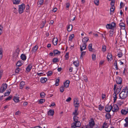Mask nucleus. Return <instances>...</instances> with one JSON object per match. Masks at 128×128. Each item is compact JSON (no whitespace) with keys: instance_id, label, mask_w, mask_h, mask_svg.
Masks as SVG:
<instances>
[{"instance_id":"f257e3e1","label":"nucleus","mask_w":128,"mask_h":128,"mask_svg":"<svg viewBox=\"0 0 128 128\" xmlns=\"http://www.w3.org/2000/svg\"><path fill=\"white\" fill-rule=\"evenodd\" d=\"M128 92V88L127 86H126L124 89L122 90V91L119 94L120 98L122 100H124L127 96Z\"/></svg>"},{"instance_id":"f03ea898","label":"nucleus","mask_w":128,"mask_h":128,"mask_svg":"<svg viewBox=\"0 0 128 128\" xmlns=\"http://www.w3.org/2000/svg\"><path fill=\"white\" fill-rule=\"evenodd\" d=\"M25 9V5L22 4L21 5L18 6V11L19 14H21L23 12Z\"/></svg>"},{"instance_id":"7ed1b4c3","label":"nucleus","mask_w":128,"mask_h":128,"mask_svg":"<svg viewBox=\"0 0 128 128\" xmlns=\"http://www.w3.org/2000/svg\"><path fill=\"white\" fill-rule=\"evenodd\" d=\"M8 85L6 84H3L0 88V93H2L6 89Z\"/></svg>"},{"instance_id":"20e7f679","label":"nucleus","mask_w":128,"mask_h":128,"mask_svg":"<svg viewBox=\"0 0 128 128\" xmlns=\"http://www.w3.org/2000/svg\"><path fill=\"white\" fill-rule=\"evenodd\" d=\"M95 124L94 119L92 118H90V120L89 121L90 128H93Z\"/></svg>"},{"instance_id":"39448f33","label":"nucleus","mask_w":128,"mask_h":128,"mask_svg":"<svg viewBox=\"0 0 128 128\" xmlns=\"http://www.w3.org/2000/svg\"><path fill=\"white\" fill-rule=\"evenodd\" d=\"M112 106L110 105H107L105 106V110L106 112H109L111 110H112Z\"/></svg>"},{"instance_id":"423d86ee","label":"nucleus","mask_w":128,"mask_h":128,"mask_svg":"<svg viewBox=\"0 0 128 128\" xmlns=\"http://www.w3.org/2000/svg\"><path fill=\"white\" fill-rule=\"evenodd\" d=\"M122 78L119 76L116 77V82L118 84H121L122 83Z\"/></svg>"},{"instance_id":"0eeeda50","label":"nucleus","mask_w":128,"mask_h":128,"mask_svg":"<svg viewBox=\"0 0 128 128\" xmlns=\"http://www.w3.org/2000/svg\"><path fill=\"white\" fill-rule=\"evenodd\" d=\"M112 107V111L113 112H116L118 110L119 108L117 104L114 105Z\"/></svg>"},{"instance_id":"6e6552de","label":"nucleus","mask_w":128,"mask_h":128,"mask_svg":"<svg viewBox=\"0 0 128 128\" xmlns=\"http://www.w3.org/2000/svg\"><path fill=\"white\" fill-rule=\"evenodd\" d=\"M73 120L74 122L72 124H74V125L75 126L76 125V123H77L78 121V117L77 116H75L73 117Z\"/></svg>"},{"instance_id":"1a4fd4ad","label":"nucleus","mask_w":128,"mask_h":128,"mask_svg":"<svg viewBox=\"0 0 128 128\" xmlns=\"http://www.w3.org/2000/svg\"><path fill=\"white\" fill-rule=\"evenodd\" d=\"M32 63L28 64V66L26 68V71L27 72H29L30 71L32 67Z\"/></svg>"},{"instance_id":"9d476101","label":"nucleus","mask_w":128,"mask_h":128,"mask_svg":"<svg viewBox=\"0 0 128 128\" xmlns=\"http://www.w3.org/2000/svg\"><path fill=\"white\" fill-rule=\"evenodd\" d=\"M117 86V85L115 84L114 85V92H115L116 93H117V94H118L120 92L121 90L118 89V88H117L116 90L115 91V90Z\"/></svg>"},{"instance_id":"9b49d317","label":"nucleus","mask_w":128,"mask_h":128,"mask_svg":"<svg viewBox=\"0 0 128 128\" xmlns=\"http://www.w3.org/2000/svg\"><path fill=\"white\" fill-rule=\"evenodd\" d=\"M82 46H80V50L82 52L83 50H85L86 48L87 45L86 44L83 43Z\"/></svg>"},{"instance_id":"f8f14e48","label":"nucleus","mask_w":128,"mask_h":128,"mask_svg":"<svg viewBox=\"0 0 128 128\" xmlns=\"http://www.w3.org/2000/svg\"><path fill=\"white\" fill-rule=\"evenodd\" d=\"M128 112V109L125 108L124 109H122V110L121 112L122 114L126 115Z\"/></svg>"},{"instance_id":"ddd939ff","label":"nucleus","mask_w":128,"mask_h":128,"mask_svg":"<svg viewBox=\"0 0 128 128\" xmlns=\"http://www.w3.org/2000/svg\"><path fill=\"white\" fill-rule=\"evenodd\" d=\"M92 43L89 44L88 46V48L90 51L94 52V49L92 48Z\"/></svg>"},{"instance_id":"4468645a","label":"nucleus","mask_w":128,"mask_h":128,"mask_svg":"<svg viewBox=\"0 0 128 128\" xmlns=\"http://www.w3.org/2000/svg\"><path fill=\"white\" fill-rule=\"evenodd\" d=\"M81 123L79 121H78L77 123H76V125H74V124H71V127L72 128L74 126H75V127H79L81 126Z\"/></svg>"},{"instance_id":"2eb2a0df","label":"nucleus","mask_w":128,"mask_h":128,"mask_svg":"<svg viewBox=\"0 0 128 128\" xmlns=\"http://www.w3.org/2000/svg\"><path fill=\"white\" fill-rule=\"evenodd\" d=\"M70 83V82L69 80H66L64 83V86L66 88H68Z\"/></svg>"},{"instance_id":"dca6fc26","label":"nucleus","mask_w":128,"mask_h":128,"mask_svg":"<svg viewBox=\"0 0 128 128\" xmlns=\"http://www.w3.org/2000/svg\"><path fill=\"white\" fill-rule=\"evenodd\" d=\"M54 110H50L48 112V116H52L54 114Z\"/></svg>"},{"instance_id":"f3484780","label":"nucleus","mask_w":128,"mask_h":128,"mask_svg":"<svg viewBox=\"0 0 128 128\" xmlns=\"http://www.w3.org/2000/svg\"><path fill=\"white\" fill-rule=\"evenodd\" d=\"M89 40V38L88 37L87 38L84 37L83 38L82 40V42L83 43L86 44V42Z\"/></svg>"},{"instance_id":"a211bd4d","label":"nucleus","mask_w":128,"mask_h":128,"mask_svg":"<svg viewBox=\"0 0 128 128\" xmlns=\"http://www.w3.org/2000/svg\"><path fill=\"white\" fill-rule=\"evenodd\" d=\"M25 84V82L22 81L21 82L20 84V89H23L24 86V85Z\"/></svg>"},{"instance_id":"6ab92c4d","label":"nucleus","mask_w":128,"mask_h":128,"mask_svg":"<svg viewBox=\"0 0 128 128\" xmlns=\"http://www.w3.org/2000/svg\"><path fill=\"white\" fill-rule=\"evenodd\" d=\"M54 56H55L56 55H60L61 52H60L58 51L57 50H54Z\"/></svg>"},{"instance_id":"aec40b11","label":"nucleus","mask_w":128,"mask_h":128,"mask_svg":"<svg viewBox=\"0 0 128 128\" xmlns=\"http://www.w3.org/2000/svg\"><path fill=\"white\" fill-rule=\"evenodd\" d=\"M109 36H112L114 32H116V31L114 32V30H110L109 32Z\"/></svg>"},{"instance_id":"412c9836","label":"nucleus","mask_w":128,"mask_h":128,"mask_svg":"<svg viewBox=\"0 0 128 128\" xmlns=\"http://www.w3.org/2000/svg\"><path fill=\"white\" fill-rule=\"evenodd\" d=\"M119 26L122 29L124 30L125 29V24L123 23L122 22L120 23L119 24Z\"/></svg>"},{"instance_id":"4be33fe9","label":"nucleus","mask_w":128,"mask_h":128,"mask_svg":"<svg viewBox=\"0 0 128 128\" xmlns=\"http://www.w3.org/2000/svg\"><path fill=\"white\" fill-rule=\"evenodd\" d=\"M21 59L23 60H25L26 58V56L24 54H22L20 56Z\"/></svg>"},{"instance_id":"5701e85b","label":"nucleus","mask_w":128,"mask_h":128,"mask_svg":"<svg viewBox=\"0 0 128 128\" xmlns=\"http://www.w3.org/2000/svg\"><path fill=\"white\" fill-rule=\"evenodd\" d=\"M72 24H69L68 26L67 30L68 32H70L72 30Z\"/></svg>"},{"instance_id":"b1692460","label":"nucleus","mask_w":128,"mask_h":128,"mask_svg":"<svg viewBox=\"0 0 128 128\" xmlns=\"http://www.w3.org/2000/svg\"><path fill=\"white\" fill-rule=\"evenodd\" d=\"M78 102V99H74V106H75V105H79V103Z\"/></svg>"},{"instance_id":"393cba45","label":"nucleus","mask_w":128,"mask_h":128,"mask_svg":"<svg viewBox=\"0 0 128 128\" xmlns=\"http://www.w3.org/2000/svg\"><path fill=\"white\" fill-rule=\"evenodd\" d=\"M47 80V79L46 78H41L40 82L42 83L45 82Z\"/></svg>"},{"instance_id":"a878e982","label":"nucleus","mask_w":128,"mask_h":128,"mask_svg":"<svg viewBox=\"0 0 128 128\" xmlns=\"http://www.w3.org/2000/svg\"><path fill=\"white\" fill-rule=\"evenodd\" d=\"M107 58L108 60L110 59L111 60L112 59V56L111 54L110 53H108V54L107 56Z\"/></svg>"},{"instance_id":"bb28decb","label":"nucleus","mask_w":128,"mask_h":128,"mask_svg":"<svg viewBox=\"0 0 128 128\" xmlns=\"http://www.w3.org/2000/svg\"><path fill=\"white\" fill-rule=\"evenodd\" d=\"M117 94H116L115 92H114V94H113V97L114 98V102H116V100L117 98Z\"/></svg>"},{"instance_id":"cd10ccee","label":"nucleus","mask_w":128,"mask_h":128,"mask_svg":"<svg viewBox=\"0 0 128 128\" xmlns=\"http://www.w3.org/2000/svg\"><path fill=\"white\" fill-rule=\"evenodd\" d=\"M115 8V7L114 6H111L110 9V15L112 14V12H114V11ZM114 12H113V13Z\"/></svg>"},{"instance_id":"c85d7f7f","label":"nucleus","mask_w":128,"mask_h":128,"mask_svg":"<svg viewBox=\"0 0 128 128\" xmlns=\"http://www.w3.org/2000/svg\"><path fill=\"white\" fill-rule=\"evenodd\" d=\"M19 98L14 96V98L13 100L16 102H18L19 101Z\"/></svg>"},{"instance_id":"c756f323","label":"nucleus","mask_w":128,"mask_h":128,"mask_svg":"<svg viewBox=\"0 0 128 128\" xmlns=\"http://www.w3.org/2000/svg\"><path fill=\"white\" fill-rule=\"evenodd\" d=\"M13 4H19L20 0H12Z\"/></svg>"},{"instance_id":"7c9ffc66","label":"nucleus","mask_w":128,"mask_h":128,"mask_svg":"<svg viewBox=\"0 0 128 128\" xmlns=\"http://www.w3.org/2000/svg\"><path fill=\"white\" fill-rule=\"evenodd\" d=\"M73 64H74V65L76 67H78L79 65V62L78 61H74L73 62Z\"/></svg>"},{"instance_id":"2f4dec72","label":"nucleus","mask_w":128,"mask_h":128,"mask_svg":"<svg viewBox=\"0 0 128 128\" xmlns=\"http://www.w3.org/2000/svg\"><path fill=\"white\" fill-rule=\"evenodd\" d=\"M38 48V46H37V45H36L32 48V52H35L36 51Z\"/></svg>"},{"instance_id":"473e14b6","label":"nucleus","mask_w":128,"mask_h":128,"mask_svg":"<svg viewBox=\"0 0 128 128\" xmlns=\"http://www.w3.org/2000/svg\"><path fill=\"white\" fill-rule=\"evenodd\" d=\"M105 117L106 119L108 120L109 118H110L111 117V116L110 113H108L106 114V115Z\"/></svg>"},{"instance_id":"72a5a7b5","label":"nucleus","mask_w":128,"mask_h":128,"mask_svg":"<svg viewBox=\"0 0 128 128\" xmlns=\"http://www.w3.org/2000/svg\"><path fill=\"white\" fill-rule=\"evenodd\" d=\"M18 55L14 54V56L13 57V60L15 61L16 60L17 58H18Z\"/></svg>"},{"instance_id":"f704fd0d","label":"nucleus","mask_w":128,"mask_h":128,"mask_svg":"<svg viewBox=\"0 0 128 128\" xmlns=\"http://www.w3.org/2000/svg\"><path fill=\"white\" fill-rule=\"evenodd\" d=\"M40 97L42 98H44L46 94L44 92H42L40 93Z\"/></svg>"},{"instance_id":"c9c22d12","label":"nucleus","mask_w":128,"mask_h":128,"mask_svg":"<svg viewBox=\"0 0 128 128\" xmlns=\"http://www.w3.org/2000/svg\"><path fill=\"white\" fill-rule=\"evenodd\" d=\"M9 90H8V92H6L4 93V96H8L10 94L11 92V90L10 89H9Z\"/></svg>"},{"instance_id":"e433bc0d","label":"nucleus","mask_w":128,"mask_h":128,"mask_svg":"<svg viewBox=\"0 0 128 128\" xmlns=\"http://www.w3.org/2000/svg\"><path fill=\"white\" fill-rule=\"evenodd\" d=\"M64 86H62L60 88V91L61 92H63L64 89Z\"/></svg>"},{"instance_id":"4c0bfd02","label":"nucleus","mask_w":128,"mask_h":128,"mask_svg":"<svg viewBox=\"0 0 128 128\" xmlns=\"http://www.w3.org/2000/svg\"><path fill=\"white\" fill-rule=\"evenodd\" d=\"M20 50L19 48H18L16 50V52H15L14 54L18 55Z\"/></svg>"},{"instance_id":"58836bf2","label":"nucleus","mask_w":128,"mask_h":128,"mask_svg":"<svg viewBox=\"0 0 128 128\" xmlns=\"http://www.w3.org/2000/svg\"><path fill=\"white\" fill-rule=\"evenodd\" d=\"M59 61V60L57 58H54L52 60V62L54 63L58 62Z\"/></svg>"},{"instance_id":"ea45409f","label":"nucleus","mask_w":128,"mask_h":128,"mask_svg":"<svg viewBox=\"0 0 128 128\" xmlns=\"http://www.w3.org/2000/svg\"><path fill=\"white\" fill-rule=\"evenodd\" d=\"M21 62V61H18L16 63V66H21L22 64Z\"/></svg>"},{"instance_id":"a19ab883","label":"nucleus","mask_w":128,"mask_h":128,"mask_svg":"<svg viewBox=\"0 0 128 128\" xmlns=\"http://www.w3.org/2000/svg\"><path fill=\"white\" fill-rule=\"evenodd\" d=\"M53 72L52 70L48 71L47 73V76H51Z\"/></svg>"},{"instance_id":"79ce46f5","label":"nucleus","mask_w":128,"mask_h":128,"mask_svg":"<svg viewBox=\"0 0 128 128\" xmlns=\"http://www.w3.org/2000/svg\"><path fill=\"white\" fill-rule=\"evenodd\" d=\"M107 124V123H106L105 122L104 123L102 126V128H107L108 127V126Z\"/></svg>"},{"instance_id":"37998d69","label":"nucleus","mask_w":128,"mask_h":128,"mask_svg":"<svg viewBox=\"0 0 128 128\" xmlns=\"http://www.w3.org/2000/svg\"><path fill=\"white\" fill-rule=\"evenodd\" d=\"M86 53V52H82H82L81 55L80 56V59L82 58H83L82 56H84L85 55Z\"/></svg>"},{"instance_id":"c03bdc74","label":"nucleus","mask_w":128,"mask_h":128,"mask_svg":"<svg viewBox=\"0 0 128 128\" xmlns=\"http://www.w3.org/2000/svg\"><path fill=\"white\" fill-rule=\"evenodd\" d=\"M43 0H38V5H41L43 3Z\"/></svg>"},{"instance_id":"a18cd8bd","label":"nucleus","mask_w":128,"mask_h":128,"mask_svg":"<svg viewBox=\"0 0 128 128\" xmlns=\"http://www.w3.org/2000/svg\"><path fill=\"white\" fill-rule=\"evenodd\" d=\"M60 81V80L59 79H57L56 80V82L55 85L56 86H58L59 85V82Z\"/></svg>"},{"instance_id":"49530a36","label":"nucleus","mask_w":128,"mask_h":128,"mask_svg":"<svg viewBox=\"0 0 128 128\" xmlns=\"http://www.w3.org/2000/svg\"><path fill=\"white\" fill-rule=\"evenodd\" d=\"M115 2L114 0H111V2L110 3V5L111 6H114V3Z\"/></svg>"},{"instance_id":"de8ad7c7","label":"nucleus","mask_w":128,"mask_h":128,"mask_svg":"<svg viewBox=\"0 0 128 128\" xmlns=\"http://www.w3.org/2000/svg\"><path fill=\"white\" fill-rule=\"evenodd\" d=\"M106 46L105 45H103L102 46V50L103 52H104L106 51Z\"/></svg>"},{"instance_id":"09e8293b","label":"nucleus","mask_w":128,"mask_h":128,"mask_svg":"<svg viewBox=\"0 0 128 128\" xmlns=\"http://www.w3.org/2000/svg\"><path fill=\"white\" fill-rule=\"evenodd\" d=\"M30 10V7L29 5L27 4L26 6V11L27 12H28Z\"/></svg>"},{"instance_id":"8fccbe9b","label":"nucleus","mask_w":128,"mask_h":128,"mask_svg":"<svg viewBox=\"0 0 128 128\" xmlns=\"http://www.w3.org/2000/svg\"><path fill=\"white\" fill-rule=\"evenodd\" d=\"M45 99H41L40 100L39 102L40 104H42L45 101Z\"/></svg>"},{"instance_id":"3c124183","label":"nucleus","mask_w":128,"mask_h":128,"mask_svg":"<svg viewBox=\"0 0 128 128\" xmlns=\"http://www.w3.org/2000/svg\"><path fill=\"white\" fill-rule=\"evenodd\" d=\"M98 106V109L100 111L102 110L104 108V107L101 105V104L100 105Z\"/></svg>"},{"instance_id":"603ef678","label":"nucleus","mask_w":128,"mask_h":128,"mask_svg":"<svg viewBox=\"0 0 128 128\" xmlns=\"http://www.w3.org/2000/svg\"><path fill=\"white\" fill-rule=\"evenodd\" d=\"M99 0H94V2L95 4L97 6L99 5Z\"/></svg>"},{"instance_id":"864d4df0","label":"nucleus","mask_w":128,"mask_h":128,"mask_svg":"<svg viewBox=\"0 0 128 128\" xmlns=\"http://www.w3.org/2000/svg\"><path fill=\"white\" fill-rule=\"evenodd\" d=\"M21 70V69L20 70L19 68H16L15 70V72L16 73H18L20 70Z\"/></svg>"},{"instance_id":"5fc2aeb1","label":"nucleus","mask_w":128,"mask_h":128,"mask_svg":"<svg viewBox=\"0 0 128 128\" xmlns=\"http://www.w3.org/2000/svg\"><path fill=\"white\" fill-rule=\"evenodd\" d=\"M92 59L94 61L96 60V55L94 54H93L92 55Z\"/></svg>"},{"instance_id":"6e6d98bb","label":"nucleus","mask_w":128,"mask_h":128,"mask_svg":"<svg viewBox=\"0 0 128 128\" xmlns=\"http://www.w3.org/2000/svg\"><path fill=\"white\" fill-rule=\"evenodd\" d=\"M123 103V102H121L120 100L118 101L117 102V104L120 106H121Z\"/></svg>"},{"instance_id":"4d7b16f0","label":"nucleus","mask_w":128,"mask_h":128,"mask_svg":"<svg viewBox=\"0 0 128 128\" xmlns=\"http://www.w3.org/2000/svg\"><path fill=\"white\" fill-rule=\"evenodd\" d=\"M118 57L119 58L121 57L122 56V53L121 52H119L118 54Z\"/></svg>"},{"instance_id":"13d9d810","label":"nucleus","mask_w":128,"mask_h":128,"mask_svg":"<svg viewBox=\"0 0 128 128\" xmlns=\"http://www.w3.org/2000/svg\"><path fill=\"white\" fill-rule=\"evenodd\" d=\"M74 34H72V35H70L69 38V40H72L74 38Z\"/></svg>"},{"instance_id":"bf43d9fd","label":"nucleus","mask_w":128,"mask_h":128,"mask_svg":"<svg viewBox=\"0 0 128 128\" xmlns=\"http://www.w3.org/2000/svg\"><path fill=\"white\" fill-rule=\"evenodd\" d=\"M12 96H10L7 98L5 100L7 101L10 100L12 98Z\"/></svg>"},{"instance_id":"052dcab7","label":"nucleus","mask_w":128,"mask_h":128,"mask_svg":"<svg viewBox=\"0 0 128 128\" xmlns=\"http://www.w3.org/2000/svg\"><path fill=\"white\" fill-rule=\"evenodd\" d=\"M110 24H108L106 26V27L108 29H110L111 30V28L110 27Z\"/></svg>"},{"instance_id":"680f3d73","label":"nucleus","mask_w":128,"mask_h":128,"mask_svg":"<svg viewBox=\"0 0 128 128\" xmlns=\"http://www.w3.org/2000/svg\"><path fill=\"white\" fill-rule=\"evenodd\" d=\"M79 106V105H75L74 112H77L78 110V107Z\"/></svg>"},{"instance_id":"e2e57ef3","label":"nucleus","mask_w":128,"mask_h":128,"mask_svg":"<svg viewBox=\"0 0 128 128\" xmlns=\"http://www.w3.org/2000/svg\"><path fill=\"white\" fill-rule=\"evenodd\" d=\"M68 52H67L65 55V59L68 60Z\"/></svg>"},{"instance_id":"0e129e2a","label":"nucleus","mask_w":128,"mask_h":128,"mask_svg":"<svg viewBox=\"0 0 128 128\" xmlns=\"http://www.w3.org/2000/svg\"><path fill=\"white\" fill-rule=\"evenodd\" d=\"M124 6V3L121 2L120 4V8H121L123 6Z\"/></svg>"},{"instance_id":"69168bd1","label":"nucleus","mask_w":128,"mask_h":128,"mask_svg":"<svg viewBox=\"0 0 128 128\" xmlns=\"http://www.w3.org/2000/svg\"><path fill=\"white\" fill-rule=\"evenodd\" d=\"M72 99L70 97H68L66 100V101L67 102H70L71 100Z\"/></svg>"},{"instance_id":"338daca9","label":"nucleus","mask_w":128,"mask_h":128,"mask_svg":"<svg viewBox=\"0 0 128 128\" xmlns=\"http://www.w3.org/2000/svg\"><path fill=\"white\" fill-rule=\"evenodd\" d=\"M18 10L16 8H14L13 10V12L14 13H15L16 14L18 13Z\"/></svg>"},{"instance_id":"774afa93","label":"nucleus","mask_w":128,"mask_h":128,"mask_svg":"<svg viewBox=\"0 0 128 128\" xmlns=\"http://www.w3.org/2000/svg\"><path fill=\"white\" fill-rule=\"evenodd\" d=\"M45 24H46V22H43V23L41 24V26L40 27V28H42L44 27V26L45 25Z\"/></svg>"}]
</instances>
